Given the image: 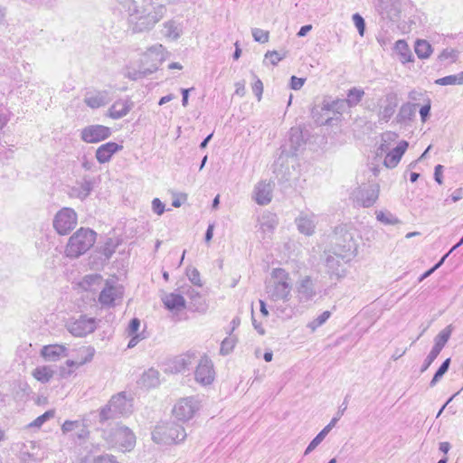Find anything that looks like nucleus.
<instances>
[{
  "mask_svg": "<svg viewBox=\"0 0 463 463\" xmlns=\"http://www.w3.org/2000/svg\"><path fill=\"white\" fill-rule=\"evenodd\" d=\"M119 4L128 14V28L132 33L150 32L167 12L165 5L153 0H120Z\"/></svg>",
  "mask_w": 463,
  "mask_h": 463,
  "instance_id": "f257e3e1",
  "label": "nucleus"
},
{
  "mask_svg": "<svg viewBox=\"0 0 463 463\" xmlns=\"http://www.w3.org/2000/svg\"><path fill=\"white\" fill-rule=\"evenodd\" d=\"M186 436L184 428L175 421L159 423L152 431V439L161 445L179 444Z\"/></svg>",
  "mask_w": 463,
  "mask_h": 463,
  "instance_id": "f03ea898",
  "label": "nucleus"
},
{
  "mask_svg": "<svg viewBox=\"0 0 463 463\" xmlns=\"http://www.w3.org/2000/svg\"><path fill=\"white\" fill-rule=\"evenodd\" d=\"M96 232L89 228H80L66 245L65 253L69 258H78L89 250L95 243Z\"/></svg>",
  "mask_w": 463,
  "mask_h": 463,
  "instance_id": "7ed1b4c3",
  "label": "nucleus"
},
{
  "mask_svg": "<svg viewBox=\"0 0 463 463\" xmlns=\"http://www.w3.org/2000/svg\"><path fill=\"white\" fill-rule=\"evenodd\" d=\"M132 399L127 396L126 392L113 395L108 404L99 412V421L103 422L118 416L128 415L132 412Z\"/></svg>",
  "mask_w": 463,
  "mask_h": 463,
  "instance_id": "20e7f679",
  "label": "nucleus"
},
{
  "mask_svg": "<svg viewBox=\"0 0 463 463\" xmlns=\"http://www.w3.org/2000/svg\"><path fill=\"white\" fill-rule=\"evenodd\" d=\"M109 441L112 446L118 447L122 451H130L136 445V436L129 428L117 426L112 429Z\"/></svg>",
  "mask_w": 463,
  "mask_h": 463,
  "instance_id": "39448f33",
  "label": "nucleus"
},
{
  "mask_svg": "<svg viewBox=\"0 0 463 463\" xmlns=\"http://www.w3.org/2000/svg\"><path fill=\"white\" fill-rule=\"evenodd\" d=\"M200 408L199 400L194 396L182 398L173 408V415L180 421L191 420Z\"/></svg>",
  "mask_w": 463,
  "mask_h": 463,
  "instance_id": "423d86ee",
  "label": "nucleus"
},
{
  "mask_svg": "<svg viewBox=\"0 0 463 463\" xmlns=\"http://www.w3.org/2000/svg\"><path fill=\"white\" fill-rule=\"evenodd\" d=\"M77 225V213L71 208H62L53 220V227L61 235L68 234Z\"/></svg>",
  "mask_w": 463,
  "mask_h": 463,
  "instance_id": "0eeeda50",
  "label": "nucleus"
},
{
  "mask_svg": "<svg viewBox=\"0 0 463 463\" xmlns=\"http://www.w3.org/2000/svg\"><path fill=\"white\" fill-rule=\"evenodd\" d=\"M95 184L94 177L85 175L80 180H77L72 186L69 187L68 195L71 198L84 201L92 193Z\"/></svg>",
  "mask_w": 463,
  "mask_h": 463,
  "instance_id": "6e6552de",
  "label": "nucleus"
},
{
  "mask_svg": "<svg viewBox=\"0 0 463 463\" xmlns=\"http://www.w3.org/2000/svg\"><path fill=\"white\" fill-rule=\"evenodd\" d=\"M67 329L72 335L82 337L96 329V320L86 316H80L78 319L69 322Z\"/></svg>",
  "mask_w": 463,
  "mask_h": 463,
  "instance_id": "1a4fd4ad",
  "label": "nucleus"
},
{
  "mask_svg": "<svg viewBox=\"0 0 463 463\" xmlns=\"http://www.w3.org/2000/svg\"><path fill=\"white\" fill-rule=\"evenodd\" d=\"M214 376L212 360L207 355L202 356L194 373L196 382L202 385H208L213 382Z\"/></svg>",
  "mask_w": 463,
  "mask_h": 463,
  "instance_id": "9d476101",
  "label": "nucleus"
},
{
  "mask_svg": "<svg viewBox=\"0 0 463 463\" xmlns=\"http://www.w3.org/2000/svg\"><path fill=\"white\" fill-rule=\"evenodd\" d=\"M110 136V128L103 125H90L84 128L80 132V137L86 143H98Z\"/></svg>",
  "mask_w": 463,
  "mask_h": 463,
  "instance_id": "9b49d317",
  "label": "nucleus"
},
{
  "mask_svg": "<svg viewBox=\"0 0 463 463\" xmlns=\"http://www.w3.org/2000/svg\"><path fill=\"white\" fill-rule=\"evenodd\" d=\"M84 103L90 109H99L106 106L110 101L108 90H92L84 95Z\"/></svg>",
  "mask_w": 463,
  "mask_h": 463,
  "instance_id": "f8f14e48",
  "label": "nucleus"
},
{
  "mask_svg": "<svg viewBox=\"0 0 463 463\" xmlns=\"http://www.w3.org/2000/svg\"><path fill=\"white\" fill-rule=\"evenodd\" d=\"M123 297V290L120 287L110 285L109 282L101 290L99 301L102 306L111 307L116 304V301L121 299Z\"/></svg>",
  "mask_w": 463,
  "mask_h": 463,
  "instance_id": "ddd939ff",
  "label": "nucleus"
},
{
  "mask_svg": "<svg viewBox=\"0 0 463 463\" xmlns=\"http://www.w3.org/2000/svg\"><path fill=\"white\" fill-rule=\"evenodd\" d=\"M122 148L123 146L115 142H108L97 148L95 156L99 163L105 164L111 159L114 154L120 151Z\"/></svg>",
  "mask_w": 463,
  "mask_h": 463,
  "instance_id": "4468645a",
  "label": "nucleus"
},
{
  "mask_svg": "<svg viewBox=\"0 0 463 463\" xmlns=\"http://www.w3.org/2000/svg\"><path fill=\"white\" fill-rule=\"evenodd\" d=\"M408 146L409 144L407 141H401L395 148L385 156L383 165L388 168L395 167L401 161Z\"/></svg>",
  "mask_w": 463,
  "mask_h": 463,
  "instance_id": "2eb2a0df",
  "label": "nucleus"
},
{
  "mask_svg": "<svg viewBox=\"0 0 463 463\" xmlns=\"http://www.w3.org/2000/svg\"><path fill=\"white\" fill-rule=\"evenodd\" d=\"M134 103L130 99H118L109 109V116L113 119H119L127 116L132 109Z\"/></svg>",
  "mask_w": 463,
  "mask_h": 463,
  "instance_id": "dca6fc26",
  "label": "nucleus"
},
{
  "mask_svg": "<svg viewBox=\"0 0 463 463\" xmlns=\"http://www.w3.org/2000/svg\"><path fill=\"white\" fill-rule=\"evenodd\" d=\"M67 348L61 345H44L41 350V355L46 361L55 362L62 356H66Z\"/></svg>",
  "mask_w": 463,
  "mask_h": 463,
  "instance_id": "f3484780",
  "label": "nucleus"
},
{
  "mask_svg": "<svg viewBox=\"0 0 463 463\" xmlns=\"http://www.w3.org/2000/svg\"><path fill=\"white\" fill-rule=\"evenodd\" d=\"M162 301L165 307L170 311H179L185 307V300L182 293H169L166 294Z\"/></svg>",
  "mask_w": 463,
  "mask_h": 463,
  "instance_id": "a211bd4d",
  "label": "nucleus"
},
{
  "mask_svg": "<svg viewBox=\"0 0 463 463\" xmlns=\"http://www.w3.org/2000/svg\"><path fill=\"white\" fill-rule=\"evenodd\" d=\"M272 279L277 289L280 290L282 294L287 295L289 290L288 273L283 269H276L272 272Z\"/></svg>",
  "mask_w": 463,
  "mask_h": 463,
  "instance_id": "6ab92c4d",
  "label": "nucleus"
},
{
  "mask_svg": "<svg viewBox=\"0 0 463 463\" xmlns=\"http://www.w3.org/2000/svg\"><path fill=\"white\" fill-rule=\"evenodd\" d=\"M195 358V354L194 352H188L182 355H179L175 358V369L176 372H182L189 369L192 364V361Z\"/></svg>",
  "mask_w": 463,
  "mask_h": 463,
  "instance_id": "aec40b11",
  "label": "nucleus"
},
{
  "mask_svg": "<svg viewBox=\"0 0 463 463\" xmlns=\"http://www.w3.org/2000/svg\"><path fill=\"white\" fill-rule=\"evenodd\" d=\"M395 50L400 55L402 63L411 62L414 61L411 49L404 40H398L395 43Z\"/></svg>",
  "mask_w": 463,
  "mask_h": 463,
  "instance_id": "412c9836",
  "label": "nucleus"
},
{
  "mask_svg": "<svg viewBox=\"0 0 463 463\" xmlns=\"http://www.w3.org/2000/svg\"><path fill=\"white\" fill-rule=\"evenodd\" d=\"M32 374L37 381L46 383L53 377L54 371L50 366H37Z\"/></svg>",
  "mask_w": 463,
  "mask_h": 463,
  "instance_id": "4be33fe9",
  "label": "nucleus"
},
{
  "mask_svg": "<svg viewBox=\"0 0 463 463\" xmlns=\"http://www.w3.org/2000/svg\"><path fill=\"white\" fill-rule=\"evenodd\" d=\"M414 51L420 59H428L432 53L430 43L420 39L415 42Z\"/></svg>",
  "mask_w": 463,
  "mask_h": 463,
  "instance_id": "5701e85b",
  "label": "nucleus"
},
{
  "mask_svg": "<svg viewBox=\"0 0 463 463\" xmlns=\"http://www.w3.org/2000/svg\"><path fill=\"white\" fill-rule=\"evenodd\" d=\"M146 57L153 59L157 63H162L165 61V48L162 44H156L147 49L145 53Z\"/></svg>",
  "mask_w": 463,
  "mask_h": 463,
  "instance_id": "b1692460",
  "label": "nucleus"
},
{
  "mask_svg": "<svg viewBox=\"0 0 463 463\" xmlns=\"http://www.w3.org/2000/svg\"><path fill=\"white\" fill-rule=\"evenodd\" d=\"M162 34L173 40H176L180 36V30L174 20H169L163 24Z\"/></svg>",
  "mask_w": 463,
  "mask_h": 463,
  "instance_id": "393cba45",
  "label": "nucleus"
},
{
  "mask_svg": "<svg viewBox=\"0 0 463 463\" xmlns=\"http://www.w3.org/2000/svg\"><path fill=\"white\" fill-rule=\"evenodd\" d=\"M334 426V421H332L330 424H328L327 426H326L314 439L313 440L309 443V445L307 446V449H306V454H308L309 452H311L313 449H315L317 448V446H318L322 440L325 439V437L326 436V434L330 431V430L332 429V427Z\"/></svg>",
  "mask_w": 463,
  "mask_h": 463,
  "instance_id": "a878e982",
  "label": "nucleus"
},
{
  "mask_svg": "<svg viewBox=\"0 0 463 463\" xmlns=\"http://www.w3.org/2000/svg\"><path fill=\"white\" fill-rule=\"evenodd\" d=\"M180 290L182 295L184 294L187 296L192 301L194 302V305L195 306V308L198 310L202 299V296L200 295V293L191 286L182 287Z\"/></svg>",
  "mask_w": 463,
  "mask_h": 463,
  "instance_id": "bb28decb",
  "label": "nucleus"
},
{
  "mask_svg": "<svg viewBox=\"0 0 463 463\" xmlns=\"http://www.w3.org/2000/svg\"><path fill=\"white\" fill-rule=\"evenodd\" d=\"M435 83L440 86L461 85L463 84V71L457 75H449L443 78H439L435 80Z\"/></svg>",
  "mask_w": 463,
  "mask_h": 463,
  "instance_id": "cd10ccee",
  "label": "nucleus"
},
{
  "mask_svg": "<svg viewBox=\"0 0 463 463\" xmlns=\"http://www.w3.org/2000/svg\"><path fill=\"white\" fill-rule=\"evenodd\" d=\"M364 92L363 90L360 89H352L349 90L347 94L346 101L350 105H356L358 104L362 98L364 97Z\"/></svg>",
  "mask_w": 463,
  "mask_h": 463,
  "instance_id": "c85d7f7f",
  "label": "nucleus"
},
{
  "mask_svg": "<svg viewBox=\"0 0 463 463\" xmlns=\"http://www.w3.org/2000/svg\"><path fill=\"white\" fill-rule=\"evenodd\" d=\"M236 340L233 337L225 338L221 344L220 353L222 355L229 354L235 346Z\"/></svg>",
  "mask_w": 463,
  "mask_h": 463,
  "instance_id": "c756f323",
  "label": "nucleus"
},
{
  "mask_svg": "<svg viewBox=\"0 0 463 463\" xmlns=\"http://www.w3.org/2000/svg\"><path fill=\"white\" fill-rule=\"evenodd\" d=\"M55 411L53 410H49L45 411L43 414L37 417L32 423H30L31 427H41L45 421L54 417Z\"/></svg>",
  "mask_w": 463,
  "mask_h": 463,
  "instance_id": "7c9ffc66",
  "label": "nucleus"
},
{
  "mask_svg": "<svg viewBox=\"0 0 463 463\" xmlns=\"http://www.w3.org/2000/svg\"><path fill=\"white\" fill-rule=\"evenodd\" d=\"M450 359H446L443 364L440 365V367L438 369L436 373L434 374V377L431 380V386H434L438 381L443 376V374L448 371L449 366Z\"/></svg>",
  "mask_w": 463,
  "mask_h": 463,
  "instance_id": "2f4dec72",
  "label": "nucleus"
},
{
  "mask_svg": "<svg viewBox=\"0 0 463 463\" xmlns=\"http://www.w3.org/2000/svg\"><path fill=\"white\" fill-rule=\"evenodd\" d=\"M286 56V52H269L265 54L266 61H269L271 64L275 65L279 62Z\"/></svg>",
  "mask_w": 463,
  "mask_h": 463,
  "instance_id": "473e14b6",
  "label": "nucleus"
},
{
  "mask_svg": "<svg viewBox=\"0 0 463 463\" xmlns=\"http://www.w3.org/2000/svg\"><path fill=\"white\" fill-rule=\"evenodd\" d=\"M397 137H398V135L395 134V133H392V132L385 133L383 136V143H382L380 147H379V150L381 151V154L383 152H385L388 149V147H389L388 142L395 141V139Z\"/></svg>",
  "mask_w": 463,
  "mask_h": 463,
  "instance_id": "72a5a7b5",
  "label": "nucleus"
},
{
  "mask_svg": "<svg viewBox=\"0 0 463 463\" xmlns=\"http://www.w3.org/2000/svg\"><path fill=\"white\" fill-rule=\"evenodd\" d=\"M80 426L81 423L78 420H66L61 426V431L66 434L78 430Z\"/></svg>",
  "mask_w": 463,
  "mask_h": 463,
  "instance_id": "f704fd0d",
  "label": "nucleus"
},
{
  "mask_svg": "<svg viewBox=\"0 0 463 463\" xmlns=\"http://www.w3.org/2000/svg\"><path fill=\"white\" fill-rule=\"evenodd\" d=\"M377 220L385 224H396L399 222L397 218L383 212L377 213Z\"/></svg>",
  "mask_w": 463,
  "mask_h": 463,
  "instance_id": "c9c22d12",
  "label": "nucleus"
},
{
  "mask_svg": "<svg viewBox=\"0 0 463 463\" xmlns=\"http://www.w3.org/2000/svg\"><path fill=\"white\" fill-rule=\"evenodd\" d=\"M298 229L305 234H311L314 231V227L311 222L307 219H301L298 222Z\"/></svg>",
  "mask_w": 463,
  "mask_h": 463,
  "instance_id": "e433bc0d",
  "label": "nucleus"
},
{
  "mask_svg": "<svg viewBox=\"0 0 463 463\" xmlns=\"http://www.w3.org/2000/svg\"><path fill=\"white\" fill-rule=\"evenodd\" d=\"M157 69H158V65L153 64L152 68L146 69L144 71H135L133 73H129L128 78L131 79V80H137L138 78H140L142 76H146L147 74L153 73Z\"/></svg>",
  "mask_w": 463,
  "mask_h": 463,
  "instance_id": "4c0bfd02",
  "label": "nucleus"
},
{
  "mask_svg": "<svg viewBox=\"0 0 463 463\" xmlns=\"http://www.w3.org/2000/svg\"><path fill=\"white\" fill-rule=\"evenodd\" d=\"M353 21L355 27L358 29V32L361 36L364 33L365 24L364 18L359 14H354L353 15Z\"/></svg>",
  "mask_w": 463,
  "mask_h": 463,
  "instance_id": "58836bf2",
  "label": "nucleus"
},
{
  "mask_svg": "<svg viewBox=\"0 0 463 463\" xmlns=\"http://www.w3.org/2000/svg\"><path fill=\"white\" fill-rule=\"evenodd\" d=\"M449 338V332L442 331L439 334L438 338L436 340L435 345L433 347H438L439 351L440 352L445 345V344L448 342Z\"/></svg>",
  "mask_w": 463,
  "mask_h": 463,
  "instance_id": "ea45409f",
  "label": "nucleus"
},
{
  "mask_svg": "<svg viewBox=\"0 0 463 463\" xmlns=\"http://www.w3.org/2000/svg\"><path fill=\"white\" fill-rule=\"evenodd\" d=\"M187 276L190 279V281L195 285V286H202L201 279H200V273L196 269H193L191 270L187 271Z\"/></svg>",
  "mask_w": 463,
  "mask_h": 463,
  "instance_id": "a19ab883",
  "label": "nucleus"
},
{
  "mask_svg": "<svg viewBox=\"0 0 463 463\" xmlns=\"http://www.w3.org/2000/svg\"><path fill=\"white\" fill-rule=\"evenodd\" d=\"M140 326V320L138 318H132L128 326L127 332L128 335H133L137 334L138 328Z\"/></svg>",
  "mask_w": 463,
  "mask_h": 463,
  "instance_id": "79ce46f5",
  "label": "nucleus"
},
{
  "mask_svg": "<svg viewBox=\"0 0 463 463\" xmlns=\"http://www.w3.org/2000/svg\"><path fill=\"white\" fill-rule=\"evenodd\" d=\"M439 346L432 348V350L430 351V353L429 354V355L427 357L426 364H425L424 368L422 369V371H425L433 363V361L438 357V355L440 353L439 351Z\"/></svg>",
  "mask_w": 463,
  "mask_h": 463,
  "instance_id": "37998d69",
  "label": "nucleus"
},
{
  "mask_svg": "<svg viewBox=\"0 0 463 463\" xmlns=\"http://www.w3.org/2000/svg\"><path fill=\"white\" fill-rule=\"evenodd\" d=\"M152 209L157 215H162L165 213V204L158 198H155L152 201Z\"/></svg>",
  "mask_w": 463,
  "mask_h": 463,
  "instance_id": "c03bdc74",
  "label": "nucleus"
},
{
  "mask_svg": "<svg viewBox=\"0 0 463 463\" xmlns=\"http://www.w3.org/2000/svg\"><path fill=\"white\" fill-rule=\"evenodd\" d=\"M151 378L150 385H156L158 383V372L153 369H150L147 373H144L143 380L146 381V378Z\"/></svg>",
  "mask_w": 463,
  "mask_h": 463,
  "instance_id": "a18cd8bd",
  "label": "nucleus"
},
{
  "mask_svg": "<svg viewBox=\"0 0 463 463\" xmlns=\"http://www.w3.org/2000/svg\"><path fill=\"white\" fill-rule=\"evenodd\" d=\"M305 79L303 78H298L296 76H292L290 79V87L293 90H299L303 87L305 83Z\"/></svg>",
  "mask_w": 463,
  "mask_h": 463,
  "instance_id": "49530a36",
  "label": "nucleus"
},
{
  "mask_svg": "<svg viewBox=\"0 0 463 463\" xmlns=\"http://www.w3.org/2000/svg\"><path fill=\"white\" fill-rule=\"evenodd\" d=\"M331 316L329 311L323 312L315 321H314V328L323 325Z\"/></svg>",
  "mask_w": 463,
  "mask_h": 463,
  "instance_id": "de8ad7c7",
  "label": "nucleus"
},
{
  "mask_svg": "<svg viewBox=\"0 0 463 463\" xmlns=\"http://www.w3.org/2000/svg\"><path fill=\"white\" fill-rule=\"evenodd\" d=\"M442 172H443V166L441 165H436L434 178L439 184H442V183H443Z\"/></svg>",
  "mask_w": 463,
  "mask_h": 463,
  "instance_id": "09e8293b",
  "label": "nucleus"
},
{
  "mask_svg": "<svg viewBox=\"0 0 463 463\" xmlns=\"http://www.w3.org/2000/svg\"><path fill=\"white\" fill-rule=\"evenodd\" d=\"M252 199L257 204L260 205V182L257 183L254 186Z\"/></svg>",
  "mask_w": 463,
  "mask_h": 463,
  "instance_id": "8fccbe9b",
  "label": "nucleus"
},
{
  "mask_svg": "<svg viewBox=\"0 0 463 463\" xmlns=\"http://www.w3.org/2000/svg\"><path fill=\"white\" fill-rule=\"evenodd\" d=\"M81 166L85 170H89L90 171V170L93 169V167L95 166V163H94V161L88 159V157L84 156L82 157Z\"/></svg>",
  "mask_w": 463,
  "mask_h": 463,
  "instance_id": "3c124183",
  "label": "nucleus"
},
{
  "mask_svg": "<svg viewBox=\"0 0 463 463\" xmlns=\"http://www.w3.org/2000/svg\"><path fill=\"white\" fill-rule=\"evenodd\" d=\"M130 336H131V339L129 340V342H128V348H133V347H135V346L137 345V343H138L141 339H143V338H144L143 336H141V335H140V334H135V335H130Z\"/></svg>",
  "mask_w": 463,
  "mask_h": 463,
  "instance_id": "603ef678",
  "label": "nucleus"
},
{
  "mask_svg": "<svg viewBox=\"0 0 463 463\" xmlns=\"http://www.w3.org/2000/svg\"><path fill=\"white\" fill-rule=\"evenodd\" d=\"M89 430L84 428V426L81 424V426L78 429L77 432V438L79 439H86L89 436Z\"/></svg>",
  "mask_w": 463,
  "mask_h": 463,
  "instance_id": "864d4df0",
  "label": "nucleus"
},
{
  "mask_svg": "<svg viewBox=\"0 0 463 463\" xmlns=\"http://www.w3.org/2000/svg\"><path fill=\"white\" fill-rule=\"evenodd\" d=\"M214 223H211L208 225V228L205 232L204 240L206 242H209L213 236Z\"/></svg>",
  "mask_w": 463,
  "mask_h": 463,
  "instance_id": "5fc2aeb1",
  "label": "nucleus"
},
{
  "mask_svg": "<svg viewBox=\"0 0 463 463\" xmlns=\"http://www.w3.org/2000/svg\"><path fill=\"white\" fill-rule=\"evenodd\" d=\"M252 90L257 98V99L260 100V80L257 79L252 87Z\"/></svg>",
  "mask_w": 463,
  "mask_h": 463,
  "instance_id": "6e6d98bb",
  "label": "nucleus"
},
{
  "mask_svg": "<svg viewBox=\"0 0 463 463\" xmlns=\"http://www.w3.org/2000/svg\"><path fill=\"white\" fill-rule=\"evenodd\" d=\"M192 89H181V92H182V96H183V99H182V105L184 107H186L187 104H188V96H189V91L191 90Z\"/></svg>",
  "mask_w": 463,
  "mask_h": 463,
  "instance_id": "4d7b16f0",
  "label": "nucleus"
},
{
  "mask_svg": "<svg viewBox=\"0 0 463 463\" xmlns=\"http://www.w3.org/2000/svg\"><path fill=\"white\" fill-rule=\"evenodd\" d=\"M430 109V104L428 103L420 108V114L421 116L422 120L426 119V117L428 116Z\"/></svg>",
  "mask_w": 463,
  "mask_h": 463,
  "instance_id": "13d9d810",
  "label": "nucleus"
},
{
  "mask_svg": "<svg viewBox=\"0 0 463 463\" xmlns=\"http://www.w3.org/2000/svg\"><path fill=\"white\" fill-rule=\"evenodd\" d=\"M312 29V25L311 24H307V25H304L300 28V30L298 31V35L299 37H303L305 36L309 31H311Z\"/></svg>",
  "mask_w": 463,
  "mask_h": 463,
  "instance_id": "bf43d9fd",
  "label": "nucleus"
},
{
  "mask_svg": "<svg viewBox=\"0 0 463 463\" xmlns=\"http://www.w3.org/2000/svg\"><path fill=\"white\" fill-rule=\"evenodd\" d=\"M175 99V96H174L173 94H168V95H166V96L162 97V98L159 99L158 104H159L160 106H162V105H164V104H165V103H167V102L171 101V100H172V99Z\"/></svg>",
  "mask_w": 463,
  "mask_h": 463,
  "instance_id": "052dcab7",
  "label": "nucleus"
},
{
  "mask_svg": "<svg viewBox=\"0 0 463 463\" xmlns=\"http://www.w3.org/2000/svg\"><path fill=\"white\" fill-rule=\"evenodd\" d=\"M449 449H450V444H449V442H446V441H445V442H441V443L439 444V449H440L443 453H445V454H447V453L449 452Z\"/></svg>",
  "mask_w": 463,
  "mask_h": 463,
  "instance_id": "680f3d73",
  "label": "nucleus"
},
{
  "mask_svg": "<svg viewBox=\"0 0 463 463\" xmlns=\"http://www.w3.org/2000/svg\"><path fill=\"white\" fill-rule=\"evenodd\" d=\"M213 137V133L208 135L200 144V148H205Z\"/></svg>",
  "mask_w": 463,
  "mask_h": 463,
  "instance_id": "e2e57ef3",
  "label": "nucleus"
},
{
  "mask_svg": "<svg viewBox=\"0 0 463 463\" xmlns=\"http://www.w3.org/2000/svg\"><path fill=\"white\" fill-rule=\"evenodd\" d=\"M241 50L240 49L238 43H235V51L233 53V59L238 60L241 57Z\"/></svg>",
  "mask_w": 463,
  "mask_h": 463,
  "instance_id": "0e129e2a",
  "label": "nucleus"
},
{
  "mask_svg": "<svg viewBox=\"0 0 463 463\" xmlns=\"http://www.w3.org/2000/svg\"><path fill=\"white\" fill-rule=\"evenodd\" d=\"M251 318H252V324L254 326V328L260 333V326L258 324L257 320L254 317V311L253 308H251Z\"/></svg>",
  "mask_w": 463,
  "mask_h": 463,
  "instance_id": "69168bd1",
  "label": "nucleus"
},
{
  "mask_svg": "<svg viewBox=\"0 0 463 463\" xmlns=\"http://www.w3.org/2000/svg\"><path fill=\"white\" fill-rule=\"evenodd\" d=\"M252 36L256 42H260V29L252 30Z\"/></svg>",
  "mask_w": 463,
  "mask_h": 463,
  "instance_id": "338daca9",
  "label": "nucleus"
},
{
  "mask_svg": "<svg viewBox=\"0 0 463 463\" xmlns=\"http://www.w3.org/2000/svg\"><path fill=\"white\" fill-rule=\"evenodd\" d=\"M236 94L242 96L244 94V85L237 83Z\"/></svg>",
  "mask_w": 463,
  "mask_h": 463,
  "instance_id": "774afa93",
  "label": "nucleus"
}]
</instances>
